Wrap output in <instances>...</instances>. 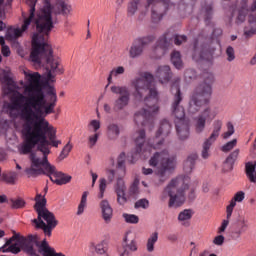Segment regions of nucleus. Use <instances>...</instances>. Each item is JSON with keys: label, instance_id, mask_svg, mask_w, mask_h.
<instances>
[{"label": "nucleus", "instance_id": "obj_20", "mask_svg": "<svg viewBox=\"0 0 256 256\" xmlns=\"http://www.w3.org/2000/svg\"><path fill=\"white\" fill-rule=\"evenodd\" d=\"M100 209L104 223H111V220L113 219V207H111L109 200L102 199L100 201Z\"/></svg>", "mask_w": 256, "mask_h": 256}, {"label": "nucleus", "instance_id": "obj_46", "mask_svg": "<svg viewBox=\"0 0 256 256\" xmlns=\"http://www.w3.org/2000/svg\"><path fill=\"white\" fill-rule=\"evenodd\" d=\"M12 209H23L25 207V200L21 198L12 199L11 200Z\"/></svg>", "mask_w": 256, "mask_h": 256}, {"label": "nucleus", "instance_id": "obj_57", "mask_svg": "<svg viewBox=\"0 0 256 256\" xmlns=\"http://www.w3.org/2000/svg\"><path fill=\"white\" fill-rule=\"evenodd\" d=\"M197 77V74L195 73V70H187L185 72V78L186 79H195Z\"/></svg>", "mask_w": 256, "mask_h": 256}, {"label": "nucleus", "instance_id": "obj_34", "mask_svg": "<svg viewBox=\"0 0 256 256\" xmlns=\"http://www.w3.org/2000/svg\"><path fill=\"white\" fill-rule=\"evenodd\" d=\"M90 251H95L98 255H105V242L101 241L97 244L95 242H91L89 244Z\"/></svg>", "mask_w": 256, "mask_h": 256}, {"label": "nucleus", "instance_id": "obj_9", "mask_svg": "<svg viewBox=\"0 0 256 256\" xmlns=\"http://www.w3.org/2000/svg\"><path fill=\"white\" fill-rule=\"evenodd\" d=\"M172 91H175V99L172 104V113L175 117L176 131L178 137L184 140L189 137V122L185 120V109H183L179 104L181 103V90L178 85L172 86Z\"/></svg>", "mask_w": 256, "mask_h": 256}, {"label": "nucleus", "instance_id": "obj_18", "mask_svg": "<svg viewBox=\"0 0 256 256\" xmlns=\"http://www.w3.org/2000/svg\"><path fill=\"white\" fill-rule=\"evenodd\" d=\"M153 36H147L143 38H138L134 40L132 43L130 49H129V55L132 59H135L143 54V49L146 45H149L151 41H153Z\"/></svg>", "mask_w": 256, "mask_h": 256}, {"label": "nucleus", "instance_id": "obj_43", "mask_svg": "<svg viewBox=\"0 0 256 256\" xmlns=\"http://www.w3.org/2000/svg\"><path fill=\"white\" fill-rule=\"evenodd\" d=\"M235 147H237V139H233L224 144L221 147V151H223V153H229V151H232V149H235Z\"/></svg>", "mask_w": 256, "mask_h": 256}, {"label": "nucleus", "instance_id": "obj_25", "mask_svg": "<svg viewBox=\"0 0 256 256\" xmlns=\"http://www.w3.org/2000/svg\"><path fill=\"white\" fill-rule=\"evenodd\" d=\"M245 173L250 183H254V185H256V161L247 162L245 164Z\"/></svg>", "mask_w": 256, "mask_h": 256}, {"label": "nucleus", "instance_id": "obj_51", "mask_svg": "<svg viewBox=\"0 0 256 256\" xmlns=\"http://www.w3.org/2000/svg\"><path fill=\"white\" fill-rule=\"evenodd\" d=\"M187 41V37L185 35H176L174 36L175 45H181V43H185Z\"/></svg>", "mask_w": 256, "mask_h": 256}, {"label": "nucleus", "instance_id": "obj_8", "mask_svg": "<svg viewBox=\"0 0 256 256\" xmlns=\"http://www.w3.org/2000/svg\"><path fill=\"white\" fill-rule=\"evenodd\" d=\"M213 83H215V76L212 73L205 74L203 83L194 90L191 96L188 107V112L191 115L197 113L203 103H209V99L213 95Z\"/></svg>", "mask_w": 256, "mask_h": 256}, {"label": "nucleus", "instance_id": "obj_10", "mask_svg": "<svg viewBox=\"0 0 256 256\" xmlns=\"http://www.w3.org/2000/svg\"><path fill=\"white\" fill-rule=\"evenodd\" d=\"M144 7V11L151 9L153 21H161L163 19V11L167 9V3L161 0H147V4L141 5V0H130L127 6L128 17H133L137 11H141Z\"/></svg>", "mask_w": 256, "mask_h": 256}, {"label": "nucleus", "instance_id": "obj_4", "mask_svg": "<svg viewBox=\"0 0 256 256\" xmlns=\"http://www.w3.org/2000/svg\"><path fill=\"white\" fill-rule=\"evenodd\" d=\"M134 87V97L137 101H144L146 108H142L134 115L135 123L147 125L154 115L159 113V92L155 88V78L149 72L143 73L140 77L135 78L131 82Z\"/></svg>", "mask_w": 256, "mask_h": 256}, {"label": "nucleus", "instance_id": "obj_50", "mask_svg": "<svg viewBox=\"0 0 256 256\" xmlns=\"http://www.w3.org/2000/svg\"><path fill=\"white\" fill-rule=\"evenodd\" d=\"M26 5H28L29 10L28 13H31L32 9H33V14L35 13V5H37V3H39V0H24Z\"/></svg>", "mask_w": 256, "mask_h": 256}, {"label": "nucleus", "instance_id": "obj_63", "mask_svg": "<svg viewBox=\"0 0 256 256\" xmlns=\"http://www.w3.org/2000/svg\"><path fill=\"white\" fill-rule=\"evenodd\" d=\"M188 197L191 200L195 199V190H190V193H189Z\"/></svg>", "mask_w": 256, "mask_h": 256}, {"label": "nucleus", "instance_id": "obj_37", "mask_svg": "<svg viewBox=\"0 0 256 256\" xmlns=\"http://www.w3.org/2000/svg\"><path fill=\"white\" fill-rule=\"evenodd\" d=\"M172 64L176 69L183 67V61L181 60V53L174 51L171 55Z\"/></svg>", "mask_w": 256, "mask_h": 256}, {"label": "nucleus", "instance_id": "obj_62", "mask_svg": "<svg viewBox=\"0 0 256 256\" xmlns=\"http://www.w3.org/2000/svg\"><path fill=\"white\" fill-rule=\"evenodd\" d=\"M7 29V24L0 20V32L5 31Z\"/></svg>", "mask_w": 256, "mask_h": 256}, {"label": "nucleus", "instance_id": "obj_58", "mask_svg": "<svg viewBox=\"0 0 256 256\" xmlns=\"http://www.w3.org/2000/svg\"><path fill=\"white\" fill-rule=\"evenodd\" d=\"M167 239L171 243H175V241H177L179 239V237L175 233H170V234L167 235Z\"/></svg>", "mask_w": 256, "mask_h": 256}, {"label": "nucleus", "instance_id": "obj_55", "mask_svg": "<svg viewBox=\"0 0 256 256\" xmlns=\"http://www.w3.org/2000/svg\"><path fill=\"white\" fill-rule=\"evenodd\" d=\"M1 53H2L3 57H10L11 56V49L7 45L2 46L1 47Z\"/></svg>", "mask_w": 256, "mask_h": 256}, {"label": "nucleus", "instance_id": "obj_1", "mask_svg": "<svg viewBox=\"0 0 256 256\" xmlns=\"http://www.w3.org/2000/svg\"><path fill=\"white\" fill-rule=\"evenodd\" d=\"M24 81H20L23 93L11 78V71L3 70L0 81L3 85L4 95H8L10 102H5L3 109L10 117H19L21 123L15 124V129L20 132L23 142L17 146L20 155H28L36 145H52L59 147L61 140H57V129L45 119L55 111L57 91L55 87L47 86V95L50 103L45 107V88L41 84V74L31 70H23ZM44 107V111H43Z\"/></svg>", "mask_w": 256, "mask_h": 256}, {"label": "nucleus", "instance_id": "obj_47", "mask_svg": "<svg viewBox=\"0 0 256 256\" xmlns=\"http://www.w3.org/2000/svg\"><path fill=\"white\" fill-rule=\"evenodd\" d=\"M136 209H149V200L140 199L135 203Z\"/></svg>", "mask_w": 256, "mask_h": 256}, {"label": "nucleus", "instance_id": "obj_29", "mask_svg": "<svg viewBox=\"0 0 256 256\" xmlns=\"http://www.w3.org/2000/svg\"><path fill=\"white\" fill-rule=\"evenodd\" d=\"M159 241V232H153L147 239L146 250L148 253H153L155 251V244Z\"/></svg>", "mask_w": 256, "mask_h": 256}, {"label": "nucleus", "instance_id": "obj_33", "mask_svg": "<svg viewBox=\"0 0 256 256\" xmlns=\"http://www.w3.org/2000/svg\"><path fill=\"white\" fill-rule=\"evenodd\" d=\"M195 161H197V154L194 153L188 156L187 160L184 162V171H186V173H191V171H193Z\"/></svg>", "mask_w": 256, "mask_h": 256}, {"label": "nucleus", "instance_id": "obj_11", "mask_svg": "<svg viewBox=\"0 0 256 256\" xmlns=\"http://www.w3.org/2000/svg\"><path fill=\"white\" fill-rule=\"evenodd\" d=\"M23 250L29 256H65L63 253L55 252V249L49 246L46 239L39 242V236L31 235L25 241Z\"/></svg>", "mask_w": 256, "mask_h": 256}, {"label": "nucleus", "instance_id": "obj_59", "mask_svg": "<svg viewBox=\"0 0 256 256\" xmlns=\"http://www.w3.org/2000/svg\"><path fill=\"white\" fill-rule=\"evenodd\" d=\"M90 174L92 177V187H95V183H97V179L99 178V175H97V173L93 171H91Z\"/></svg>", "mask_w": 256, "mask_h": 256}, {"label": "nucleus", "instance_id": "obj_30", "mask_svg": "<svg viewBox=\"0 0 256 256\" xmlns=\"http://www.w3.org/2000/svg\"><path fill=\"white\" fill-rule=\"evenodd\" d=\"M87 197H89V191H84L78 204L76 215L81 216L85 213L87 209Z\"/></svg>", "mask_w": 256, "mask_h": 256}, {"label": "nucleus", "instance_id": "obj_7", "mask_svg": "<svg viewBox=\"0 0 256 256\" xmlns=\"http://www.w3.org/2000/svg\"><path fill=\"white\" fill-rule=\"evenodd\" d=\"M34 209L38 213L37 219L33 220L34 227L36 229H42L46 237H51V233L57 227L58 221L55 219V215L48 211L47 199L41 194H37L35 197Z\"/></svg>", "mask_w": 256, "mask_h": 256}, {"label": "nucleus", "instance_id": "obj_24", "mask_svg": "<svg viewBox=\"0 0 256 256\" xmlns=\"http://www.w3.org/2000/svg\"><path fill=\"white\" fill-rule=\"evenodd\" d=\"M239 149H235L229 156L226 158L224 162V171H233V166L235 165V161L239 159Z\"/></svg>", "mask_w": 256, "mask_h": 256}, {"label": "nucleus", "instance_id": "obj_54", "mask_svg": "<svg viewBox=\"0 0 256 256\" xmlns=\"http://www.w3.org/2000/svg\"><path fill=\"white\" fill-rule=\"evenodd\" d=\"M214 245L221 246L225 243V237L223 235L216 236L213 240Z\"/></svg>", "mask_w": 256, "mask_h": 256}, {"label": "nucleus", "instance_id": "obj_5", "mask_svg": "<svg viewBox=\"0 0 256 256\" xmlns=\"http://www.w3.org/2000/svg\"><path fill=\"white\" fill-rule=\"evenodd\" d=\"M51 153L49 145L38 146V151L30 154V167L25 169L28 177L46 175L56 185H67L71 183V175L58 171L57 168L49 163L47 155Z\"/></svg>", "mask_w": 256, "mask_h": 256}, {"label": "nucleus", "instance_id": "obj_44", "mask_svg": "<svg viewBox=\"0 0 256 256\" xmlns=\"http://www.w3.org/2000/svg\"><path fill=\"white\" fill-rule=\"evenodd\" d=\"M97 141H99V132H90V135L88 136L89 147H95Z\"/></svg>", "mask_w": 256, "mask_h": 256}, {"label": "nucleus", "instance_id": "obj_40", "mask_svg": "<svg viewBox=\"0 0 256 256\" xmlns=\"http://www.w3.org/2000/svg\"><path fill=\"white\" fill-rule=\"evenodd\" d=\"M247 229H249V220L245 218H241L238 222V230L236 233L238 235H243V233H245Z\"/></svg>", "mask_w": 256, "mask_h": 256}, {"label": "nucleus", "instance_id": "obj_6", "mask_svg": "<svg viewBox=\"0 0 256 256\" xmlns=\"http://www.w3.org/2000/svg\"><path fill=\"white\" fill-rule=\"evenodd\" d=\"M189 183L191 178L189 176H178L173 178L164 188L160 199L165 201L169 197L168 206L171 209L181 207L187 200V192L189 191Z\"/></svg>", "mask_w": 256, "mask_h": 256}, {"label": "nucleus", "instance_id": "obj_61", "mask_svg": "<svg viewBox=\"0 0 256 256\" xmlns=\"http://www.w3.org/2000/svg\"><path fill=\"white\" fill-rule=\"evenodd\" d=\"M7 203V195L1 194L0 195V204Z\"/></svg>", "mask_w": 256, "mask_h": 256}, {"label": "nucleus", "instance_id": "obj_19", "mask_svg": "<svg viewBox=\"0 0 256 256\" xmlns=\"http://www.w3.org/2000/svg\"><path fill=\"white\" fill-rule=\"evenodd\" d=\"M52 9L56 16L63 15L64 17H69L73 12V6L69 1L65 0H57L55 4H52Z\"/></svg>", "mask_w": 256, "mask_h": 256}, {"label": "nucleus", "instance_id": "obj_15", "mask_svg": "<svg viewBox=\"0 0 256 256\" xmlns=\"http://www.w3.org/2000/svg\"><path fill=\"white\" fill-rule=\"evenodd\" d=\"M110 90L115 95H120L118 99L114 102V107L118 110L125 109L127 105H129V101L131 99V93L129 92V88L126 86H111Z\"/></svg>", "mask_w": 256, "mask_h": 256}, {"label": "nucleus", "instance_id": "obj_31", "mask_svg": "<svg viewBox=\"0 0 256 256\" xmlns=\"http://www.w3.org/2000/svg\"><path fill=\"white\" fill-rule=\"evenodd\" d=\"M19 179V172L11 171L8 173H3L2 181L7 183V185H15Z\"/></svg>", "mask_w": 256, "mask_h": 256}, {"label": "nucleus", "instance_id": "obj_64", "mask_svg": "<svg viewBox=\"0 0 256 256\" xmlns=\"http://www.w3.org/2000/svg\"><path fill=\"white\" fill-rule=\"evenodd\" d=\"M250 65H256V53H255V55L252 57V59L250 60Z\"/></svg>", "mask_w": 256, "mask_h": 256}, {"label": "nucleus", "instance_id": "obj_41", "mask_svg": "<svg viewBox=\"0 0 256 256\" xmlns=\"http://www.w3.org/2000/svg\"><path fill=\"white\" fill-rule=\"evenodd\" d=\"M122 217L126 223H130L131 225H137L139 223V216L135 214H122Z\"/></svg>", "mask_w": 256, "mask_h": 256}, {"label": "nucleus", "instance_id": "obj_12", "mask_svg": "<svg viewBox=\"0 0 256 256\" xmlns=\"http://www.w3.org/2000/svg\"><path fill=\"white\" fill-rule=\"evenodd\" d=\"M33 8L30 10V12L25 13L22 12V17H23V23L21 28L17 27H10L7 29L5 39L6 41H10V43H13V41L19 39L27 29H29V26L31 25V22L33 21Z\"/></svg>", "mask_w": 256, "mask_h": 256}, {"label": "nucleus", "instance_id": "obj_35", "mask_svg": "<svg viewBox=\"0 0 256 256\" xmlns=\"http://www.w3.org/2000/svg\"><path fill=\"white\" fill-rule=\"evenodd\" d=\"M233 216V211H230L226 208V219H224L221 223V226L218 228V233H225L227 227H229V223L231 221V217Z\"/></svg>", "mask_w": 256, "mask_h": 256}, {"label": "nucleus", "instance_id": "obj_28", "mask_svg": "<svg viewBox=\"0 0 256 256\" xmlns=\"http://www.w3.org/2000/svg\"><path fill=\"white\" fill-rule=\"evenodd\" d=\"M119 135H121V128L119 125L115 123H111L107 127V136L111 141H115V139H119Z\"/></svg>", "mask_w": 256, "mask_h": 256}, {"label": "nucleus", "instance_id": "obj_3", "mask_svg": "<svg viewBox=\"0 0 256 256\" xmlns=\"http://www.w3.org/2000/svg\"><path fill=\"white\" fill-rule=\"evenodd\" d=\"M169 133H171V124L164 120L160 123L156 137L148 140L146 143L145 130H140L134 134L136 151L132 155L133 159H137V157L147 159V157L151 155V151L161 149V151L156 152L149 161L151 167L157 168L156 175L159 177L161 183H165L169 175H171V171H174L175 167H177V159L175 156H170L167 145L163 143V139H165Z\"/></svg>", "mask_w": 256, "mask_h": 256}, {"label": "nucleus", "instance_id": "obj_36", "mask_svg": "<svg viewBox=\"0 0 256 256\" xmlns=\"http://www.w3.org/2000/svg\"><path fill=\"white\" fill-rule=\"evenodd\" d=\"M207 55H209V52L202 51L197 47V44L194 45V55H193L194 61H201V59H209Z\"/></svg>", "mask_w": 256, "mask_h": 256}, {"label": "nucleus", "instance_id": "obj_60", "mask_svg": "<svg viewBox=\"0 0 256 256\" xmlns=\"http://www.w3.org/2000/svg\"><path fill=\"white\" fill-rule=\"evenodd\" d=\"M142 173L144 175H151V174H153V169H151V168H143L142 169Z\"/></svg>", "mask_w": 256, "mask_h": 256}, {"label": "nucleus", "instance_id": "obj_14", "mask_svg": "<svg viewBox=\"0 0 256 256\" xmlns=\"http://www.w3.org/2000/svg\"><path fill=\"white\" fill-rule=\"evenodd\" d=\"M223 127V121L215 120L213 123V131L209 138L206 139L202 145V159H209L211 157V145L217 141L219 135L221 134V129Z\"/></svg>", "mask_w": 256, "mask_h": 256}, {"label": "nucleus", "instance_id": "obj_27", "mask_svg": "<svg viewBox=\"0 0 256 256\" xmlns=\"http://www.w3.org/2000/svg\"><path fill=\"white\" fill-rule=\"evenodd\" d=\"M245 201V193L243 191H238L234 194L233 198L230 200L229 205L226 206L228 211H232L237 206V203H243Z\"/></svg>", "mask_w": 256, "mask_h": 256}, {"label": "nucleus", "instance_id": "obj_39", "mask_svg": "<svg viewBox=\"0 0 256 256\" xmlns=\"http://www.w3.org/2000/svg\"><path fill=\"white\" fill-rule=\"evenodd\" d=\"M73 149V144L71 142H68L60 152L58 159L59 161H63V159H67L69 157V154L71 153V150Z\"/></svg>", "mask_w": 256, "mask_h": 256}, {"label": "nucleus", "instance_id": "obj_13", "mask_svg": "<svg viewBox=\"0 0 256 256\" xmlns=\"http://www.w3.org/2000/svg\"><path fill=\"white\" fill-rule=\"evenodd\" d=\"M217 108L207 107L194 119V129L196 133H203L207 123H211L217 117Z\"/></svg>", "mask_w": 256, "mask_h": 256}, {"label": "nucleus", "instance_id": "obj_23", "mask_svg": "<svg viewBox=\"0 0 256 256\" xmlns=\"http://www.w3.org/2000/svg\"><path fill=\"white\" fill-rule=\"evenodd\" d=\"M156 77L159 79L162 85L169 83V79H171V68L169 66L159 67L156 71Z\"/></svg>", "mask_w": 256, "mask_h": 256}, {"label": "nucleus", "instance_id": "obj_17", "mask_svg": "<svg viewBox=\"0 0 256 256\" xmlns=\"http://www.w3.org/2000/svg\"><path fill=\"white\" fill-rule=\"evenodd\" d=\"M21 247H23V240L18 236H12L5 240V243L0 247V253H21Z\"/></svg>", "mask_w": 256, "mask_h": 256}, {"label": "nucleus", "instance_id": "obj_26", "mask_svg": "<svg viewBox=\"0 0 256 256\" xmlns=\"http://www.w3.org/2000/svg\"><path fill=\"white\" fill-rule=\"evenodd\" d=\"M193 217V210L185 209L178 214V221L183 227H189L191 218Z\"/></svg>", "mask_w": 256, "mask_h": 256}, {"label": "nucleus", "instance_id": "obj_38", "mask_svg": "<svg viewBox=\"0 0 256 256\" xmlns=\"http://www.w3.org/2000/svg\"><path fill=\"white\" fill-rule=\"evenodd\" d=\"M105 191H107V179L100 178L99 185H98V195L99 199H103L105 197Z\"/></svg>", "mask_w": 256, "mask_h": 256}, {"label": "nucleus", "instance_id": "obj_56", "mask_svg": "<svg viewBox=\"0 0 256 256\" xmlns=\"http://www.w3.org/2000/svg\"><path fill=\"white\" fill-rule=\"evenodd\" d=\"M123 165H125V153L118 156V169H123Z\"/></svg>", "mask_w": 256, "mask_h": 256}, {"label": "nucleus", "instance_id": "obj_22", "mask_svg": "<svg viewBox=\"0 0 256 256\" xmlns=\"http://www.w3.org/2000/svg\"><path fill=\"white\" fill-rule=\"evenodd\" d=\"M169 47V42H167V38H161L158 42V45L151 50V57L153 59H159V57H163L165 55V49Z\"/></svg>", "mask_w": 256, "mask_h": 256}, {"label": "nucleus", "instance_id": "obj_48", "mask_svg": "<svg viewBox=\"0 0 256 256\" xmlns=\"http://www.w3.org/2000/svg\"><path fill=\"white\" fill-rule=\"evenodd\" d=\"M226 57L227 61L231 63V61H235V49L231 46H228L226 49Z\"/></svg>", "mask_w": 256, "mask_h": 256}, {"label": "nucleus", "instance_id": "obj_21", "mask_svg": "<svg viewBox=\"0 0 256 256\" xmlns=\"http://www.w3.org/2000/svg\"><path fill=\"white\" fill-rule=\"evenodd\" d=\"M122 247H123V255H126V256L131 255V253H135L139 249V246L137 245V240L132 239L129 242V232L126 233L123 238Z\"/></svg>", "mask_w": 256, "mask_h": 256}, {"label": "nucleus", "instance_id": "obj_32", "mask_svg": "<svg viewBox=\"0 0 256 256\" xmlns=\"http://www.w3.org/2000/svg\"><path fill=\"white\" fill-rule=\"evenodd\" d=\"M123 73H125V67L118 66L113 68L110 71L109 76L107 78L108 83L109 84L113 83V79H117V77H119V75H123Z\"/></svg>", "mask_w": 256, "mask_h": 256}, {"label": "nucleus", "instance_id": "obj_2", "mask_svg": "<svg viewBox=\"0 0 256 256\" xmlns=\"http://www.w3.org/2000/svg\"><path fill=\"white\" fill-rule=\"evenodd\" d=\"M38 3H42V5L36 12L34 10L32 17L38 33H34L32 36V49L29 61L34 63V65L46 63L47 69L43 79L46 83H55V77L63 75L64 70L61 65V58L53 55V48L47 42V35L53 31L57 23V16L53 10L51 0H38Z\"/></svg>", "mask_w": 256, "mask_h": 256}, {"label": "nucleus", "instance_id": "obj_42", "mask_svg": "<svg viewBox=\"0 0 256 256\" xmlns=\"http://www.w3.org/2000/svg\"><path fill=\"white\" fill-rule=\"evenodd\" d=\"M101 129V121L99 120H91L88 124V132L89 133H98L97 131Z\"/></svg>", "mask_w": 256, "mask_h": 256}, {"label": "nucleus", "instance_id": "obj_52", "mask_svg": "<svg viewBox=\"0 0 256 256\" xmlns=\"http://www.w3.org/2000/svg\"><path fill=\"white\" fill-rule=\"evenodd\" d=\"M106 175H107L108 181L110 183H113V181L115 180V170L113 169L106 170Z\"/></svg>", "mask_w": 256, "mask_h": 256}, {"label": "nucleus", "instance_id": "obj_16", "mask_svg": "<svg viewBox=\"0 0 256 256\" xmlns=\"http://www.w3.org/2000/svg\"><path fill=\"white\" fill-rule=\"evenodd\" d=\"M120 177L117 178L116 184L114 186V191L117 195V203L120 205H125L127 203V186H125V169L120 172Z\"/></svg>", "mask_w": 256, "mask_h": 256}, {"label": "nucleus", "instance_id": "obj_49", "mask_svg": "<svg viewBox=\"0 0 256 256\" xmlns=\"http://www.w3.org/2000/svg\"><path fill=\"white\" fill-rule=\"evenodd\" d=\"M14 47H16L18 55L23 59H25V57L29 55V51L23 49V47H21V45H19L18 42L14 43Z\"/></svg>", "mask_w": 256, "mask_h": 256}, {"label": "nucleus", "instance_id": "obj_53", "mask_svg": "<svg viewBox=\"0 0 256 256\" xmlns=\"http://www.w3.org/2000/svg\"><path fill=\"white\" fill-rule=\"evenodd\" d=\"M5 14V0H0V19H6Z\"/></svg>", "mask_w": 256, "mask_h": 256}, {"label": "nucleus", "instance_id": "obj_45", "mask_svg": "<svg viewBox=\"0 0 256 256\" xmlns=\"http://www.w3.org/2000/svg\"><path fill=\"white\" fill-rule=\"evenodd\" d=\"M226 127L227 131L222 135L223 139H229V137L235 134V126H233V123L228 122Z\"/></svg>", "mask_w": 256, "mask_h": 256}]
</instances>
